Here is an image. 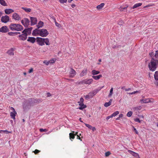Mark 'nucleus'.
Masks as SVG:
<instances>
[{
    "label": "nucleus",
    "mask_w": 158,
    "mask_h": 158,
    "mask_svg": "<svg viewBox=\"0 0 158 158\" xmlns=\"http://www.w3.org/2000/svg\"><path fill=\"white\" fill-rule=\"evenodd\" d=\"M75 5L74 4H73L71 5V6L73 8H74L75 7Z\"/></svg>",
    "instance_id": "nucleus-64"
},
{
    "label": "nucleus",
    "mask_w": 158,
    "mask_h": 158,
    "mask_svg": "<svg viewBox=\"0 0 158 158\" xmlns=\"http://www.w3.org/2000/svg\"><path fill=\"white\" fill-rule=\"evenodd\" d=\"M48 34L49 33L46 29H41L40 31V36L43 37H45L47 36Z\"/></svg>",
    "instance_id": "nucleus-4"
},
{
    "label": "nucleus",
    "mask_w": 158,
    "mask_h": 158,
    "mask_svg": "<svg viewBox=\"0 0 158 158\" xmlns=\"http://www.w3.org/2000/svg\"><path fill=\"white\" fill-rule=\"evenodd\" d=\"M91 130H92L93 131H94L96 129L95 127H92Z\"/></svg>",
    "instance_id": "nucleus-54"
},
{
    "label": "nucleus",
    "mask_w": 158,
    "mask_h": 158,
    "mask_svg": "<svg viewBox=\"0 0 158 158\" xmlns=\"http://www.w3.org/2000/svg\"><path fill=\"white\" fill-rule=\"evenodd\" d=\"M3 132H5L6 133H7V134H8V133H10V131H8L7 130H4V131H3Z\"/></svg>",
    "instance_id": "nucleus-61"
},
{
    "label": "nucleus",
    "mask_w": 158,
    "mask_h": 158,
    "mask_svg": "<svg viewBox=\"0 0 158 158\" xmlns=\"http://www.w3.org/2000/svg\"><path fill=\"white\" fill-rule=\"evenodd\" d=\"M14 12V10L11 9H6L5 10V12L6 14H9Z\"/></svg>",
    "instance_id": "nucleus-19"
},
{
    "label": "nucleus",
    "mask_w": 158,
    "mask_h": 158,
    "mask_svg": "<svg viewBox=\"0 0 158 158\" xmlns=\"http://www.w3.org/2000/svg\"><path fill=\"white\" fill-rule=\"evenodd\" d=\"M128 152L135 157H138L139 156V155L138 154L134 152L133 151H131L130 150H128Z\"/></svg>",
    "instance_id": "nucleus-22"
},
{
    "label": "nucleus",
    "mask_w": 158,
    "mask_h": 158,
    "mask_svg": "<svg viewBox=\"0 0 158 158\" xmlns=\"http://www.w3.org/2000/svg\"><path fill=\"white\" fill-rule=\"evenodd\" d=\"M133 127V131H135L136 134H138L139 132L137 131L136 129L134 127Z\"/></svg>",
    "instance_id": "nucleus-45"
},
{
    "label": "nucleus",
    "mask_w": 158,
    "mask_h": 158,
    "mask_svg": "<svg viewBox=\"0 0 158 158\" xmlns=\"http://www.w3.org/2000/svg\"><path fill=\"white\" fill-rule=\"evenodd\" d=\"M84 99L83 98H81L80 100V101L78 102V103L83 104Z\"/></svg>",
    "instance_id": "nucleus-41"
},
{
    "label": "nucleus",
    "mask_w": 158,
    "mask_h": 158,
    "mask_svg": "<svg viewBox=\"0 0 158 158\" xmlns=\"http://www.w3.org/2000/svg\"><path fill=\"white\" fill-rule=\"evenodd\" d=\"M102 76L101 74L97 76H93L92 77L95 80H98L100 78L102 77Z\"/></svg>",
    "instance_id": "nucleus-25"
},
{
    "label": "nucleus",
    "mask_w": 158,
    "mask_h": 158,
    "mask_svg": "<svg viewBox=\"0 0 158 158\" xmlns=\"http://www.w3.org/2000/svg\"><path fill=\"white\" fill-rule=\"evenodd\" d=\"M9 30L6 26H4L0 28V32L2 33H6L9 32Z\"/></svg>",
    "instance_id": "nucleus-10"
},
{
    "label": "nucleus",
    "mask_w": 158,
    "mask_h": 158,
    "mask_svg": "<svg viewBox=\"0 0 158 158\" xmlns=\"http://www.w3.org/2000/svg\"><path fill=\"white\" fill-rule=\"evenodd\" d=\"M33 69L31 68L29 71L28 73H31L33 72Z\"/></svg>",
    "instance_id": "nucleus-53"
},
{
    "label": "nucleus",
    "mask_w": 158,
    "mask_h": 158,
    "mask_svg": "<svg viewBox=\"0 0 158 158\" xmlns=\"http://www.w3.org/2000/svg\"><path fill=\"white\" fill-rule=\"evenodd\" d=\"M36 40L35 38L34 37H29L27 40V41L30 42V43L33 44L34 43Z\"/></svg>",
    "instance_id": "nucleus-16"
},
{
    "label": "nucleus",
    "mask_w": 158,
    "mask_h": 158,
    "mask_svg": "<svg viewBox=\"0 0 158 158\" xmlns=\"http://www.w3.org/2000/svg\"><path fill=\"white\" fill-rule=\"evenodd\" d=\"M50 62V61H46L45 60L43 62L45 64L47 65H48L49 64V63Z\"/></svg>",
    "instance_id": "nucleus-49"
},
{
    "label": "nucleus",
    "mask_w": 158,
    "mask_h": 158,
    "mask_svg": "<svg viewBox=\"0 0 158 158\" xmlns=\"http://www.w3.org/2000/svg\"><path fill=\"white\" fill-rule=\"evenodd\" d=\"M40 132H46L47 131V130L46 129H43L42 128H40Z\"/></svg>",
    "instance_id": "nucleus-47"
},
{
    "label": "nucleus",
    "mask_w": 158,
    "mask_h": 158,
    "mask_svg": "<svg viewBox=\"0 0 158 158\" xmlns=\"http://www.w3.org/2000/svg\"><path fill=\"white\" fill-rule=\"evenodd\" d=\"M40 152V151H39V150L36 149L35 150V151H34V152L35 154H37V153H38Z\"/></svg>",
    "instance_id": "nucleus-50"
},
{
    "label": "nucleus",
    "mask_w": 158,
    "mask_h": 158,
    "mask_svg": "<svg viewBox=\"0 0 158 158\" xmlns=\"http://www.w3.org/2000/svg\"><path fill=\"white\" fill-rule=\"evenodd\" d=\"M131 90V88H128V89H125V91H129V90Z\"/></svg>",
    "instance_id": "nucleus-59"
},
{
    "label": "nucleus",
    "mask_w": 158,
    "mask_h": 158,
    "mask_svg": "<svg viewBox=\"0 0 158 158\" xmlns=\"http://www.w3.org/2000/svg\"><path fill=\"white\" fill-rule=\"evenodd\" d=\"M0 3L3 6H6L7 5L5 1L4 0H0Z\"/></svg>",
    "instance_id": "nucleus-31"
},
{
    "label": "nucleus",
    "mask_w": 158,
    "mask_h": 158,
    "mask_svg": "<svg viewBox=\"0 0 158 158\" xmlns=\"http://www.w3.org/2000/svg\"><path fill=\"white\" fill-rule=\"evenodd\" d=\"M154 56L156 58L158 57V51H156Z\"/></svg>",
    "instance_id": "nucleus-48"
},
{
    "label": "nucleus",
    "mask_w": 158,
    "mask_h": 158,
    "mask_svg": "<svg viewBox=\"0 0 158 158\" xmlns=\"http://www.w3.org/2000/svg\"><path fill=\"white\" fill-rule=\"evenodd\" d=\"M22 8L27 12H30L31 11V9L30 8H28L24 7H22Z\"/></svg>",
    "instance_id": "nucleus-32"
},
{
    "label": "nucleus",
    "mask_w": 158,
    "mask_h": 158,
    "mask_svg": "<svg viewBox=\"0 0 158 158\" xmlns=\"http://www.w3.org/2000/svg\"><path fill=\"white\" fill-rule=\"evenodd\" d=\"M132 114V112L131 111L128 112L127 114V115L128 117H131Z\"/></svg>",
    "instance_id": "nucleus-38"
},
{
    "label": "nucleus",
    "mask_w": 158,
    "mask_h": 158,
    "mask_svg": "<svg viewBox=\"0 0 158 158\" xmlns=\"http://www.w3.org/2000/svg\"><path fill=\"white\" fill-rule=\"evenodd\" d=\"M153 4H149L148 5H147L146 6H144V8H145L148 7H149V6H153Z\"/></svg>",
    "instance_id": "nucleus-51"
},
{
    "label": "nucleus",
    "mask_w": 158,
    "mask_h": 158,
    "mask_svg": "<svg viewBox=\"0 0 158 158\" xmlns=\"http://www.w3.org/2000/svg\"><path fill=\"white\" fill-rule=\"evenodd\" d=\"M32 29V27H31L30 28H26L22 32V33H26L27 35L28 34H30L31 33V31Z\"/></svg>",
    "instance_id": "nucleus-12"
},
{
    "label": "nucleus",
    "mask_w": 158,
    "mask_h": 158,
    "mask_svg": "<svg viewBox=\"0 0 158 158\" xmlns=\"http://www.w3.org/2000/svg\"><path fill=\"white\" fill-rule=\"evenodd\" d=\"M12 17L13 19L15 20L19 21L21 19L19 15L16 13H14L13 14Z\"/></svg>",
    "instance_id": "nucleus-7"
},
{
    "label": "nucleus",
    "mask_w": 158,
    "mask_h": 158,
    "mask_svg": "<svg viewBox=\"0 0 158 158\" xmlns=\"http://www.w3.org/2000/svg\"><path fill=\"white\" fill-rule=\"evenodd\" d=\"M1 20L2 22L6 23L9 21V17L8 16L6 15L4 16H2L1 18Z\"/></svg>",
    "instance_id": "nucleus-8"
},
{
    "label": "nucleus",
    "mask_w": 158,
    "mask_h": 158,
    "mask_svg": "<svg viewBox=\"0 0 158 158\" xmlns=\"http://www.w3.org/2000/svg\"><path fill=\"white\" fill-rule=\"evenodd\" d=\"M44 38L41 37H37L36 41L37 44L43 46L44 45Z\"/></svg>",
    "instance_id": "nucleus-5"
},
{
    "label": "nucleus",
    "mask_w": 158,
    "mask_h": 158,
    "mask_svg": "<svg viewBox=\"0 0 158 158\" xmlns=\"http://www.w3.org/2000/svg\"><path fill=\"white\" fill-rule=\"evenodd\" d=\"M42 101L41 99H39V101H38V100H36L35 99L34 100V102L35 103H36L37 102H41Z\"/></svg>",
    "instance_id": "nucleus-44"
},
{
    "label": "nucleus",
    "mask_w": 158,
    "mask_h": 158,
    "mask_svg": "<svg viewBox=\"0 0 158 158\" xmlns=\"http://www.w3.org/2000/svg\"><path fill=\"white\" fill-rule=\"evenodd\" d=\"M9 27L12 31H19L23 30V27L21 25L15 23H11L9 26Z\"/></svg>",
    "instance_id": "nucleus-2"
},
{
    "label": "nucleus",
    "mask_w": 158,
    "mask_h": 158,
    "mask_svg": "<svg viewBox=\"0 0 158 158\" xmlns=\"http://www.w3.org/2000/svg\"><path fill=\"white\" fill-rule=\"evenodd\" d=\"M87 73V69H84L80 74V76L81 77L85 75Z\"/></svg>",
    "instance_id": "nucleus-21"
},
{
    "label": "nucleus",
    "mask_w": 158,
    "mask_h": 158,
    "mask_svg": "<svg viewBox=\"0 0 158 158\" xmlns=\"http://www.w3.org/2000/svg\"><path fill=\"white\" fill-rule=\"evenodd\" d=\"M16 114L17 113L15 111L11 112L10 113V116L11 117V118H13L14 120H15V116Z\"/></svg>",
    "instance_id": "nucleus-20"
},
{
    "label": "nucleus",
    "mask_w": 158,
    "mask_h": 158,
    "mask_svg": "<svg viewBox=\"0 0 158 158\" xmlns=\"http://www.w3.org/2000/svg\"><path fill=\"white\" fill-rule=\"evenodd\" d=\"M44 25V23L42 21H40L38 24L36 26L38 28L42 27Z\"/></svg>",
    "instance_id": "nucleus-27"
},
{
    "label": "nucleus",
    "mask_w": 158,
    "mask_h": 158,
    "mask_svg": "<svg viewBox=\"0 0 158 158\" xmlns=\"http://www.w3.org/2000/svg\"><path fill=\"white\" fill-rule=\"evenodd\" d=\"M93 79H89L87 80H84L80 82V84H90L93 81Z\"/></svg>",
    "instance_id": "nucleus-6"
},
{
    "label": "nucleus",
    "mask_w": 158,
    "mask_h": 158,
    "mask_svg": "<svg viewBox=\"0 0 158 158\" xmlns=\"http://www.w3.org/2000/svg\"><path fill=\"white\" fill-rule=\"evenodd\" d=\"M92 75H95L99 74L100 72L98 71H96L95 70H93L92 71Z\"/></svg>",
    "instance_id": "nucleus-30"
},
{
    "label": "nucleus",
    "mask_w": 158,
    "mask_h": 158,
    "mask_svg": "<svg viewBox=\"0 0 158 158\" xmlns=\"http://www.w3.org/2000/svg\"><path fill=\"white\" fill-rule=\"evenodd\" d=\"M39 28L35 29L33 31L32 35L33 36H36L39 35H40V33L41 30L38 29Z\"/></svg>",
    "instance_id": "nucleus-14"
},
{
    "label": "nucleus",
    "mask_w": 158,
    "mask_h": 158,
    "mask_svg": "<svg viewBox=\"0 0 158 158\" xmlns=\"http://www.w3.org/2000/svg\"><path fill=\"white\" fill-rule=\"evenodd\" d=\"M111 105L110 102H106L104 104V106L106 107H107Z\"/></svg>",
    "instance_id": "nucleus-39"
},
{
    "label": "nucleus",
    "mask_w": 158,
    "mask_h": 158,
    "mask_svg": "<svg viewBox=\"0 0 158 158\" xmlns=\"http://www.w3.org/2000/svg\"><path fill=\"white\" fill-rule=\"evenodd\" d=\"M157 65H158V60H155L153 58H152L148 65L149 70L152 71H155L157 68Z\"/></svg>",
    "instance_id": "nucleus-1"
},
{
    "label": "nucleus",
    "mask_w": 158,
    "mask_h": 158,
    "mask_svg": "<svg viewBox=\"0 0 158 158\" xmlns=\"http://www.w3.org/2000/svg\"><path fill=\"white\" fill-rule=\"evenodd\" d=\"M113 88L112 87L110 89V93L108 95V97H110L112 96L113 94Z\"/></svg>",
    "instance_id": "nucleus-34"
},
{
    "label": "nucleus",
    "mask_w": 158,
    "mask_h": 158,
    "mask_svg": "<svg viewBox=\"0 0 158 158\" xmlns=\"http://www.w3.org/2000/svg\"><path fill=\"white\" fill-rule=\"evenodd\" d=\"M24 24L23 25L26 27H27L29 25L30 21L29 20L26 18H24Z\"/></svg>",
    "instance_id": "nucleus-18"
},
{
    "label": "nucleus",
    "mask_w": 158,
    "mask_h": 158,
    "mask_svg": "<svg viewBox=\"0 0 158 158\" xmlns=\"http://www.w3.org/2000/svg\"><path fill=\"white\" fill-rule=\"evenodd\" d=\"M72 132L73 133H70L69 134V138L71 141H72V139H74L75 138L74 131H73Z\"/></svg>",
    "instance_id": "nucleus-24"
},
{
    "label": "nucleus",
    "mask_w": 158,
    "mask_h": 158,
    "mask_svg": "<svg viewBox=\"0 0 158 158\" xmlns=\"http://www.w3.org/2000/svg\"><path fill=\"white\" fill-rule=\"evenodd\" d=\"M22 33V34L19 36V39L22 40H25L27 38V35L26 33Z\"/></svg>",
    "instance_id": "nucleus-11"
},
{
    "label": "nucleus",
    "mask_w": 158,
    "mask_h": 158,
    "mask_svg": "<svg viewBox=\"0 0 158 158\" xmlns=\"http://www.w3.org/2000/svg\"><path fill=\"white\" fill-rule=\"evenodd\" d=\"M54 21L55 22L56 25L57 27H58L59 28H60L61 27V25L56 22V19L55 18H54Z\"/></svg>",
    "instance_id": "nucleus-35"
},
{
    "label": "nucleus",
    "mask_w": 158,
    "mask_h": 158,
    "mask_svg": "<svg viewBox=\"0 0 158 158\" xmlns=\"http://www.w3.org/2000/svg\"><path fill=\"white\" fill-rule=\"evenodd\" d=\"M21 23L23 25V24H24V19L21 20Z\"/></svg>",
    "instance_id": "nucleus-63"
},
{
    "label": "nucleus",
    "mask_w": 158,
    "mask_h": 158,
    "mask_svg": "<svg viewBox=\"0 0 158 158\" xmlns=\"http://www.w3.org/2000/svg\"><path fill=\"white\" fill-rule=\"evenodd\" d=\"M154 77L156 80H158V71H156L155 72Z\"/></svg>",
    "instance_id": "nucleus-33"
},
{
    "label": "nucleus",
    "mask_w": 158,
    "mask_h": 158,
    "mask_svg": "<svg viewBox=\"0 0 158 158\" xmlns=\"http://www.w3.org/2000/svg\"><path fill=\"white\" fill-rule=\"evenodd\" d=\"M110 154V152L108 151L105 153V156H106L107 157L109 156Z\"/></svg>",
    "instance_id": "nucleus-42"
},
{
    "label": "nucleus",
    "mask_w": 158,
    "mask_h": 158,
    "mask_svg": "<svg viewBox=\"0 0 158 158\" xmlns=\"http://www.w3.org/2000/svg\"><path fill=\"white\" fill-rule=\"evenodd\" d=\"M119 10L121 11H123V7H120L119 8Z\"/></svg>",
    "instance_id": "nucleus-62"
},
{
    "label": "nucleus",
    "mask_w": 158,
    "mask_h": 158,
    "mask_svg": "<svg viewBox=\"0 0 158 158\" xmlns=\"http://www.w3.org/2000/svg\"><path fill=\"white\" fill-rule=\"evenodd\" d=\"M9 35L11 36H14L17 35V33L15 32H10L8 33Z\"/></svg>",
    "instance_id": "nucleus-37"
},
{
    "label": "nucleus",
    "mask_w": 158,
    "mask_h": 158,
    "mask_svg": "<svg viewBox=\"0 0 158 158\" xmlns=\"http://www.w3.org/2000/svg\"><path fill=\"white\" fill-rule=\"evenodd\" d=\"M104 6V3H102L100 5L97 6V8L98 10H100Z\"/></svg>",
    "instance_id": "nucleus-28"
},
{
    "label": "nucleus",
    "mask_w": 158,
    "mask_h": 158,
    "mask_svg": "<svg viewBox=\"0 0 158 158\" xmlns=\"http://www.w3.org/2000/svg\"><path fill=\"white\" fill-rule=\"evenodd\" d=\"M149 55L151 56V57H152L153 56H154V53L153 52H150L149 53Z\"/></svg>",
    "instance_id": "nucleus-52"
},
{
    "label": "nucleus",
    "mask_w": 158,
    "mask_h": 158,
    "mask_svg": "<svg viewBox=\"0 0 158 158\" xmlns=\"http://www.w3.org/2000/svg\"><path fill=\"white\" fill-rule=\"evenodd\" d=\"M99 90L95 89L92 91V92L89 93L88 95L85 96V98L86 99L92 98L98 92Z\"/></svg>",
    "instance_id": "nucleus-3"
},
{
    "label": "nucleus",
    "mask_w": 158,
    "mask_h": 158,
    "mask_svg": "<svg viewBox=\"0 0 158 158\" xmlns=\"http://www.w3.org/2000/svg\"><path fill=\"white\" fill-rule=\"evenodd\" d=\"M119 113V112L118 111H116L114 112L111 115L112 117H115V116L118 114Z\"/></svg>",
    "instance_id": "nucleus-36"
},
{
    "label": "nucleus",
    "mask_w": 158,
    "mask_h": 158,
    "mask_svg": "<svg viewBox=\"0 0 158 158\" xmlns=\"http://www.w3.org/2000/svg\"><path fill=\"white\" fill-rule=\"evenodd\" d=\"M31 25L32 26L36 24L37 19L36 18L30 17Z\"/></svg>",
    "instance_id": "nucleus-13"
},
{
    "label": "nucleus",
    "mask_w": 158,
    "mask_h": 158,
    "mask_svg": "<svg viewBox=\"0 0 158 158\" xmlns=\"http://www.w3.org/2000/svg\"><path fill=\"white\" fill-rule=\"evenodd\" d=\"M70 75L69 77H73L76 75V72L73 69L71 68L70 72Z\"/></svg>",
    "instance_id": "nucleus-17"
},
{
    "label": "nucleus",
    "mask_w": 158,
    "mask_h": 158,
    "mask_svg": "<svg viewBox=\"0 0 158 158\" xmlns=\"http://www.w3.org/2000/svg\"><path fill=\"white\" fill-rule=\"evenodd\" d=\"M123 22L122 21H119L118 23V24L120 25H122L123 23Z\"/></svg>",
    "instance_id": "nucleus-56"
},
{
    "label": "nucleus",
    "mask_w": 158,
    "mask_h": 158,
    "mask_svg": "<svg viewBox=\"0 0 158 158\" xmlns=\"http://www.w3.org/2000/svg\"><path fill=\"white\" fill-rule=\"evenodd\" d=\"M138 92V91H134V92H132L131 93H130L129 94H135L136 93H137Z\"/></svg>",
    "instance_id": "nucleus-55"
},
{
    "label": "nucleus",
    "mask_w": 158,
    "mask_h": 158,
    "mask_svg": "<svg viewBox=\"0 0 158 158\" xmlns=\"http://www.w3.org/2000/svg\"><path fill=\"white\" fill-rule=\"evenodd\" d=\"M44 43L47 45H49L50 44L49 42V40L48 38H44Z\"/></svg>",
    "instance_id": "nucleus-29"
},
{
    "label": "nucleus",
    "mask_w": 158,
    "mask_h": 158,
    "mask_svg": "<svg viewBox=\"0 0 158 158\" xmlns=\"http://www.w3.org/2000/svg\"><path fill=\"white\" fill-rule=\"evenodd\" d=\"M86 126L88 127L89 129H91L92 126L89 124L84 123Z\"/></svg>",
    "instance_id": "nucleus-40"
},
{
    "label": "nucleus",
    "mask_w": 158,
    "mask_h": 158,
    "mask_svg": "<svg viewBox=\"0 0 158 158\" xmlns=\"http://www.w3.org/2000/svg\"><path fill=\"white\" fill-rule=\"evenodd\" d=\"M134 121L136 122H138L139 123H140V121L138 118H135L134 119Z\"/></svg>",
    "instance_id": "nucleus-46"
},
{
    "label": "nucleus",
    "mask_w": 158,
    "mask_h": 158,
    "mask_svg": "<svg viewBox=\"0 0 158 158\" xmlns=\"http://www.w3.org/2000/svg\"><path fill=\"white\" fill-rule=\"evenodd\" d=\"M80 106L77 109L80 110H83V109L85 108L86 107V106L82 103H80L79 105Z\"/></svg>",
    "instance_id": "nucleus-23"
},
{
    "label": "nucleus",
    "mask_w": 158,
    "mask_h": 158,
    "mask_svg": "<svg viewBox=\"0 0 158 158\" xmlns=\"http://www.w3.org/2000/svg\"><path fill=\"white\" fill-rule=\"evenodd\" d=\"M112 117L111 116V115H110V116H108L106 118V119L108 120L110 118H112Z\"/></svg>",
    "instance_id": "nucleus-57"
},
{
    "label": "nucleus",
    "mask_w": 158,
    "mask_h": 158,
    "mask_svg": "<svg viewBox=\"0 0 158 158\" xmlns=\"http://www.w3.org/2000/svg\"><path fill=\"white\" fill-rule=\"evenodd\" d=\"M15 50L14 48H11L10 49L8 50L7 52V53L10 56H14V51Z\"/></svg>",
    "instance_id": "nucleus-15"
},
{
    "label": "nucleus",
    "mask_w": 158,
    "mask_h": 158,
    "mask_svg": "<svg viewBox=\"0 0 158 158\" xmlns=\"http://www.w3.org/2000/svg\"><path fill=\"white\" fill-rule=\"evenodd\" d=\"M47 97H49L51 96V94L49 93H47Z\"/></svg>",
    "instance_id": "nucleus-58"
},
{
    "label": "nucleus",
    "mask_w": 158,
    "mask_h": 158,
    "mask_svg": "<svg viewBox=\"0 0 158 158\" xmlns=\"http://www.w3.org/2000/svg\"><path fill=\"white\" fill-rule=\"evenodd\" d=\"M59 1L60 3L63 4L64 3H66L67 0H59Z\"/></svg>",
    "instance_id": "nucleus-43"
},
{
    "label": "nucleus",
    "mask_w": 158,
    "mask_h": 158,
    "mask_svg": "<svg viewBox=\"0 0 158 158\" xmlns=\"http://www.w3.org/2000/svg\"><path fill=\"white\" fill-rule=\"evenodd\" d=\"M136 108L139 110H140L141 108V107L140 106H137Z\"/></svg>",
    "instance_id": "nucleus-60"
},
{
    "label": "nucleus",
    "mask_w": 158,
    "mask_h": 158,
    "mask_svg": "<svg viewBox=\"0 0 158 158\" xmlns=\"http://www.w3.org/2000/svg\"><path fill=\"white\" fill-rule=\"evenodd\" d=\"M151 99H152L146 98L144 99H141L140 101V102L141 103H147L148 102H154L153 101H151Z\"/></svg>",
    "instance_id": "nucleus-9"
},
{
    "label": "nucleus",
    "mask_w": 158,
    "mask_h": 158,
    "mask_svg": "<svg viewBox=\"0 0 158 158\" xmlns=\"http://www.w3.org/2000/svg\"><path fill=\"white\" fill-rule=\"evenodd\" d=\"M142 5V3H136V4H135L132 8L131 7H130V8L131 9V8L134 9V8H136L138 7L139 6H141Z\"/></svg>",
    "instance_id": "nucleus-26"
}]
</instances>
